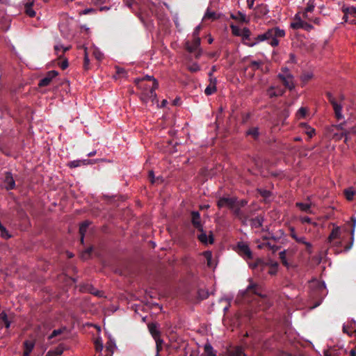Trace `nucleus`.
I'll list each match as a JSON object with an SVG mask.
<instances>
[{"mask_svg": "<svg viewBox=\"0 0 356 356\" xmlns=\"http://www.w3.org/2000/svg\"><path fill=\"white\" fill-rule=\"evenodd\" d=\"M238 253L243 257L245 259H252V252L250 250L248 245L243 242H238L237 244Z\"/></svg>", "mask_w": 356, "mask_h": 356, "instance_id": "6", "label": "nucleus"}, {"mask_svg": "<svg viewBox=\"0 0 356 356\" xmlns=\"http://www.w3.org/2000/svg\"><path fill=\"white\" fill-rule=\"evenodd\" d=\"M329 244L330 245V246H332L333 248H338L341 246L342 242H341V241L337 239V240H334L333 243H329Z\"/></svg>", "mask_w": 356, "mask_h": 356, "instance_id": "59", "label": "nucleus"}, {"mask_svg": "<svg viewBox=\"0 0 356 356\" xmlns=\"http://www.w3.org/2000/svg\"><path fill=\"white\" fill-rule=\"evenodd\" d=\"M262 292L263 289L260 285L251 282L248 286L246 290L238 294L237 299H240L241 301L250 303L252 301L257 300V298H264V296H263Z\"/></svg>", "mask_w": 356, "mask_h": 356, "instance_id": "1", "label": "nucleus"}, {"mask_svg": "<svg viewBox=\"0 0 356 356\" xmlns=\"http://www.w3.org/2000/svg\"><path fill=\"white\" fill-rule=\"evenodd\" d=\"M149 97H150V101L152 102V104L154 103H157L158 102V99H157V95H156V91H152V90H149Z\"/></svg>", "mask_w": 356, "mask_h": 356, "instance_id": "54", "label": "nucleus"}, {"mask_svg": "<svg viewBox=\"0 0 356 356\" xmlns=\"http://www.w3.org/2000/svg\"><path fill=\"white\" fill-rule=\"evenodd\" d=\"M52 351H53L54 356H60L63 353V350L60 348H57L54 350H52Z\"/></svg>", "mask_w": 356, "mask_h": 356, "instance_id": "64", "label": "nucleus"}, {"mask_svg": "<svg viewBox=\"0 0 356 356\" xmlns=\"http://www.w3.org/2000/svg\"><path fill=\"white\" fill-rule=\"evenodd\" d=\"M277 77L286 88L290 90L294 88L295 86L293 82V77L290 73L287 72L286 74H279Z\"/></svg>", "mask_w": 356, "mask_h": 356, "instance_id": "7", "label": "nucleus"}, {"mask_svg": "<svg viewBox=\"0 0 356 356\" xmlns=\"http://www.w3.org/2000/svg\"><path fill=\"white\" fill-rule=\"evenodd\" d=\"M314 0H309L305 10L312 13L314 10Z\"/></svg>", "mask_w": 356, "mask_h": 356, "instance_id": "50", "label": "nucleus"}, {"mask_svg": "<svg viewBox=\"0 0 356 356\" xmlns=\"http://www.w3.org/2000/svg\"><path fill=\"white\" fill-rule=\"evenodd\" d=\"M327 98L329 101V102L332 104L335 117L337 120H341L343 118V115H342V106L339 104H338L335 99V98L333 97L332 93L327 92L326 93Z\"/></svg>", "mask_w": 356, "mask_h": 356, "instance_id": "5", "label": "nucleus"}, {"mask_svg": "<svg viewBox=\"0 0 356 356\" xmlns=\"http://www.w3.org/2000/svg\"><path fill=\"white\" fill-rule=\"evenodd\" d=\"M0 232H1V235L2 237L6 238L11 237V236L8 234L6 227L1 222H0Z\"/></svg>", "mask_w": 356, "mask_h": 356, "instance_id": "44", "label": "nucleus"}, {"mask_svg": "<svg viewBox=\"0 0 356 356\" xmlns=\"http://www.w3.org/2000/svg\"><path fill=\"white\" fill-rule=\"evenodd\" d=\"M342 12L344 13V18H348V15L356 17V8L354 6L343 7Z\"/></svg>", "mask_w": 356, "mask_h": 356, "instance_id": "24", "label": "nucleus"}, {"mask_svg": "<svg viewBox=\"0 0 356 356\" xmlns=\"http://www.w3.org/2000/svg\"><path fill=\"white\" fill-rule=\"evenodd\" d=\"M200 38H193L192 41L186 40L184 43L185 49L190 54H193L196 59L200 58L202 54V49L200 47Z\"/></svg>", "mask_w": 356, "mask_h": 356, "instance_id": "3", "label": "nucleus"}, {"mask_svg": "<svg viewBox=\"0 0 356 356\" xmlns=\"http://www.w3.org/2000/svg\"><path fill=\"white\" fill-rule=\"evenodd\" d=\"M90 225V222L88 221H84L83 222L79 227V233L81 234V243H83V237L84 234L87 231V229Z\"/></svg>", "mask_w": 356, "mask_h": 356, "instance_id": "28", "label": "nucleus"}, {"mask_svg": "<svg viewBox=\"0 0 356 356\" xmlns=\"http://www.w3.org/2000/svg\"><path fill=\"white\" fill-rule=\"evenodd\" d=\"M344 194L346 199L350 201L353 199V196L355 194V192L352 188H348L344 190Z\"/></svg>", "mask_w": 356, "mask_h": 356, "instance_id": "36", "label": "nucleus"}, {"mask_svg": "<svg viewBox=\"0 0 356 356\" xmlns=\"http://www.w3.org/2000/svg\"><path fill=\"white\" fill-rule=\"evenodd\" d=\"M3 186L7 191H10L15 188V181L10 172H5V177L3 179Z\"/></svg>", "mask_w": 356, "mask_h": 356, "instance_id": "9", "label": "nucleus"}, {"mask_svg": "<svg viewBox=\"0 0 356 356\" xmlns=\"http://www.w3.org/2000/svg\"><path fill=\"white\" fill-rule=\"evenodd\" d=\"M68 49H69V47H64L60 44H57L54 47V50H55L56 54L59 57H60V56H59V51H62V52L64 53V52L67 51Z\"/></svg>", "mask_w": 356, "mask_h": 356, "instance_id": "46", "label": "nucleus"}, {"mask_svg": "<svg viewBox=\"0 0 356 356\" xmlns=\"http://www.w3.org/2000/svg\"><path fill=\"white\" fill-rule=\"evenodd\" d=\"M260 195L265 198H268L270 196L271 193L269 191L261 190L260 191Z\"/></svg>", "mask_w": 356, "mask_h": 356, "instance_id": "62", "label": "nucleus"}, {"mask_svg": "<svg viewBox=\"0 0 356 356\" xmlns=\"http://www.w3.org/2000/svg\"><path fill=\"white\" fill-rule=\"evenodd\" d=\"M93 250V248L92 247H89L86 250H84L82 253H81V259H88L90 257V254L92 253Z\"/></svg>", "mask_w": 356, "mask_h": 356, "instance_id": "41", "label": "nucleus"}, {"mask_svg": "<svg viewBox=\"0 0 356 356\" xmlns=\"http://www.w3.org/2000/svg\"><path fill=\"white\" fill-rule=\"evenodd\" d=\"M89 163H93L92 161V160H89V159L75 160V161H72L69 162L67 165L70 168H76V167L80 166L81 164L87 165V164H89Z\"/></svg>", "mask_w": 356, "mask_h": 356, "instance_id": "20", "label": "nucleus"}, {"mask_svg": "<svg viewBox=\"0 0 356 356\" xmlns=\"http://www.w3.org/2000/svg\"><path fill=\"white\" fill-rule=\"evenodd\" d=\"M302 29L305 31H309L310 30H312L313 29V26L312 24H309L308 22L303 21Z\"/></svg>", "mask_w": 356, "mask_h": 356, "instance_id": "60", "label": "nucleus"}, {"mask_svg": "<svg viewBox=\"0 0 356 356\" xmlns=\"http://www.w3.org/2000/svg\"><path fill=\"white\" fill-rule=\"evenodd\" d=\"M188 69L191 72H196L200 70V67L197 63H193L192 65L188 67Z\"/></svg>", "mask_w": 356, "mask_h": 356, "instance_id": "51", "label": "nucleus"}, {"mask_svg": "<svg viewBox=\"0 0 356 356\" xmlns=\"http://www.w3.org/2000/svg\"><path fill=\"white\" fill-rule=\"evenodd\" d=\"M307 110L306 108L301 107L298 109V111L296 113V117L298 119H302L305 118L307 115Z\"/></svg>", "mask_w": 356, "mask_h": 356, "instance_id": "37", "label": "nucleus"}, {"mask_svg": "<svg viewBox=\"0 0 356 356\" xmlns=\"http://www.w3.org/2000/svg\"><path fill=\"white\" fill-rule=\"evenodd\" d=\"M235 203L236 198L222 197L218 200L217 206L218 207V208L227 207L231 209V208L234 207Z\"/></svg>", "mask_w": 356, "mask_h": 356, "instance_id": "12", "label": "nucleus"}, {"mask_svg": "<svg viewBox=\"0 0 356 356\" xmlns=\"http://www.w3.org/2000/svg\"><path fill=\"white\" fill-rule=\"evenodd\" d=\"M243 225H246L247 222L249 220L248 216L245 213H243L239 218H238Z\"/></svg>", "mask_w": 356, "mask_h": 356, "instance_id": "56", "label": "nucleus"}, {"mask_svg": "<svg viewBox=\"0 0 356 356\" xmlns=\"http://www.w3.org/2000/svg\"><path fill=\"white\" fill-rule=\"evenodd\" d=\"M227 356H247L241 346H234L226 351Z\"/></svg>", "mask_w": 356, "mask_h": 356, "instance_id": "15", "label": "nucleus"}, {"mask_svg": "<svg viewBox=\"0 0 356 356\" xmlns=\"http://www.w3.org/2000/svg\"><path fill=\"white\" fill-rule=\"evenodd\" d=\"M191 223L198 231H202L203 225L201 222L200 213L197 211H193L191 213Z\"/></svg>", "mask_w": 356, "mask_h": 356, "instance_id": "11", "label": "nucleus"}, {"mask_svg": "<svg viewBox=\"0 0 356 356\" xmlns=\"http://www.w3.org/2000/svg\"><path fill=\"white\" fill-rule=\"evenodd\" d=\"M204 19H210L214 20V19H217V17H216V13L214 12H210V11L207 10L204 16Z\"/></svg>", "mask_w": 356, "mask_h": 356, "instance_id": "48", "label": "nucleus"}, {"mask_svg": "<svg viewBox=\"0 0 356 356\" xmlns=\"http://www.w3.org/2000/svg\"><path fill=\"white\" fill-rule=\"evenodd\" d=\"M263 62L262 61H257V60H252L250 62L249 65V67H251L252 71H256L257 70L259 69V67L262 65Z\"/></svg>", "mask_w": 356, "mask_h": 356, "instance_id": "38", "label": "nucleus"}, {"mask_svg": "<svg viewBox=\"0 0 356 356\" xmlns=\"http://www.w3.org/2000/svg\"><path fill=\"white\" fill-rule=\"evenodd\" d=\"M231 17L241 22H248L246 15L241 12H238L236 15H231Z\"/></svg>", "mask_w": 356, "mask_h": 356, "instance_id": "31", "label": "nucleus"}, {"mask_svg": "<svg viewBox=\"0 0 356 356\" xmlns=\"http://www.w3.org/2000/svg\"><path fill=\"white\" fill-rule=\"evenodd\" d=\"M296 207H298L301 211H305L307 213H311L310 211V204L302 202H297Z\"/></svg>", "mask_w": 356, "mask_h": 356, "instance_id": "35", "label": "nucleus"}, {"mask_svg": "<svg viewBox=\"0 0 356 356\" xmlns=\"http://www.w3.org/2000/svg\"><path fill=\"white\" fill-rule=\"evenodd\" d=\"M154 79V76L146 75L142 78L136 79L134 80V83L138 88H142V82H143L144 81H153Z\"/></svg>", "mask_w": 356, "mask_h": 356, "instance_id": "27", "label": "nucleus"}, {"mask_svg": "<svg viewBox=\"0 0 356 356\" xmlns=\"http://www.w3.org/2000/svg\"><path fill=\"white\" fill-rule=\"evenodd\" d=\"M324 356H338V353L335 349L327 350L324 352Z\"/></svg>", "mask_w": 356, "mask_h": 356, "instance_id": "52", "label": "nucleus"}, {"mask_svg": "<svg viewBox=\"0 0 356 356\" xmlns=\"http://www.w3.org/2000/svg\"><path fill=\"white\" fill-rule=\"evenodd\" d=\"M149 90L141 92V93L140 95V99L143 103L147 104L150 101V97H149Z\"/></svg>", "mask_w": 356, "mask_h": 356, "instance_id": "34", "label": "nucleus"}, {"mask_svg": "<svg viewBox=\"0 0 356 356\" xmlns=\"http://www.w3.org/2000/svg\"><path fill=\"white\" fill-rule=\"evenodd\" d=\"M266 40L272 47H277L279 44L277 38H283L285 35V31L278 27H274L266 31Z\"/></svg>", "mask_w": 356, "mask_h": 356, "instance_id": "4", "label": "nucleus"}, {"mask_svg": "<svg viewBox=\"0 0 356 356\" xmlns=\"http://www.w3.org/2000/svg\"><path fill=\"white\" fill-rule=\"evenodd\" d=\"M35 345L34 340H26L23 343L24 353L23 356H30L31 353L33 351Z\"/></svg>", "mask_w": 356, "mask_h": 356, "instance_id": "17", "label": "nucleus"}, {"mask_svg": "<svg viewBox=\"0 0 356 356\" xmlns=\"http://www.w3.org/2000/svg\"><path fill=\"white\" fill-rule=\"evenodd\" d=\"M311 298L316 300L314 305L312 308H316L321 305L323 299L326 296V287L324 283L315 282L311 285Z\"/></svg>", "mask_w": 356, "mask_h": 356, "instance_id": "2", "label": "nucleus"}, {"mask_svg": "<svg viewBox=\"0 0 356 356\" xmlns=\"http://www.w3.org/2000/svg\"><path fill=\"white\" fill-rule=\"evenodd\" d=\"M58 72L56 70L49 71L47 73L46 76L40 80L38 86L39 87H45V86H49L51 83L52 79L54 78H55L56 76H58Z\"/></svg>", "mask_w": 356, "mask_h": 356, "instance_id": "8", "label": "nucleus"}, {"mask_svg": "<svg viewBox=\"0 0 356 356\" xmlns=\"http://www.w3.org/2000/svg\"><path fill=\"white\" fill-rule=\"evenodd\" d=\"M305 250L309 253V254H312V243H310L309 242H306V243L305 244Z\"/></svg>", "mask_w": 356, "mask_h": 356, "instance_id": "63", "label": "nucleus"}, {"mask_svg": "<svg viewBox=\"0 0 356 356\" xmlns=\"http://www.w3.org/2000/svg\"><path fill=\"white\" fill-rule=\"evenodd\" d=\"M280 259L282 263V264L285 266H288L289 264L287 262L286 258V251H282L279 253Z\"/></svg>", "mask_w": 356, "mask_h": 356, "instance_id": "45", "label": "nucleus"}, {"mask_svg": "<svg viewBox=\"0 0 356 356\" xmlns=\"http://www.w3.org/2000/svg\"><path fill=\"white\" fill-rule=\"evenodd\" d=\"M148 329H149V331L150 332V334H152V337L154 339V338H158V337H160L161 336V332L160 331L157 329V326L156 324L154 323H150L148 325Z\"/></svg>", "mask_w": 356, "mask_h": 356, "instance_id": "25", "label": "nucleus"}, {"mask_svg": "<svg viewBox=\"0 0 356 356\" xmlns=\"http://www.w3.org/2000/svg\"><path fill=\"white\" fill-rule=\"evenodd\" d=\"M350 133V131H344L342 133H341L340 134H335L334 135L333 138L335 140H341L344 136H346V135L349 134Z\"/></svg>", "mask_w": 356, "mask_h": 356, "instance_id": "55", "label": "nucleus"}, {"mask_svg": "<svg viewBox=\"0 0 356 356\" xmlns=\"http://www.w3.org/2000/svg\"><path fill=\"white\" fill-rule=\"evenodd\" d=\"M63 332V329H57V330H54L51 334L49 336L48 339H52L53 338L61 334Z\"/></svg>", "mask_w": 356, "mask_h": 356, "instance_id": "49", "label": "nucleus"}, {"mask_svg": "<svg viewBox=\"0 0 356 356\" xmlns=\"http://www.w3.org/2000/svg\"><path fill=\"white\" fill-rule=\"evenodd\" d=\"M278 264L277 262H275L271 265L270 270H268V273L270 275H275L277 273Z\"/></svg>", "mask_w": 356, "mask_h": 356, "instance_id": "57", "label": "nucleus"}, {"mask_svg": "<svg viewBox=\"0 0 356 356\" xmlns=\"http://www.w3.org/2000/svg\"><path fill=\"white\" fill-rule=\"evenodd\" d=\"M265 40H266V35H265V33H263V34L258 35L255 38V41L254 42H250V43H245V44H247L249 47H253L254 45H255L258 42H262V41H265Z\"/></svg>", "mask_w": 356, "mask_h": 356, "instance_id": "32", "label": "nucleus"}, {"mask_svg": "<svg viewBox=\"0 0 356 356\" xmlns=\"http://www.w3.org/2000/svg\"><path fill=\"white\" fill-rule=\"evenodd\" d=\"M33 0H29V1L25 4V13L26 14L31 17H33L35 15V12L33 9Z\"/></svg>", "mask_w": 356, "mask_h": 356, "instance_id": "23", "label": "nucleus"}, {"mask_svg": "<svg viewBox=\"0 0 356 356\" xmlns=\"http://www.w3.org/2000/svg\"><path fill=\"white\" fill-rule=\"evenodd\" d=\"M200 234L197 236L198 240L204 244H207L208 243L210 244H213L214 242V238L212 232H210V234L209 236V238L206 234L205 232L202 229V231H200Z\"/></svg>", "mask_w": 356, "mask_h": 356, "instance_id": "14", "label": "nucleus"}, {"mask_svg": "<svg viewBox=\"0 0 356 356\" xmlns=\"http://www.w3.org/2000/svg\"><path fill=\"white\" fill-rule=\"evenodd\" d=\"M266 92H267V95L270 98H273V97H277L282 96L285 92V90L280 86H277V87L270 86L267 90Z\"/></svg>", "mask_w": 356, "mask_h": 356, "instance_id": "13", "label": "nucleus"}, {"mask_svg": "<svg viewBox=\"0 0 356 356\" xmlns=\"http://www.w3.org/2000/svg\"><path fill=\"white\" fill-rule=\"evenodd\" d=\"M356 325L355 322L352 323L350 325H344L343 326V332L350 337H354V329H355Z\"/></svg>", "mask_w": 356, "mask_h": 356, "instance_id": "26", "label": "nucleus"}, {"mask_svg": "<svg viewBox=\"0 0 356 356\" xmlns=\"http://www.w3.org/2000/svg\"><path fill=\"white\" fill-rule=\"evenodd\" d=\"M266 266L267 264L259 258L257 259L256 261L252 263H249V266L253 270L259 269L260 270H263Z\"/></svg>", "mask_w": 356, "mask_h": 356, "instance_id": "19", "label": "nucleus"}, {"mask_svg": "<svg viewBox=\"0 0 356 356\" xmlns=\"http://www.w3.org/2000/svg\"><path fill=\"white\" fill-rule=\"evenodd\" d=\"M313 77V74L311 73V72H304L302 75H301V81L302 82H303L304 83L308 82L309 80H311Z\"/></svg>", "mask_w": 356, "mask_h": 356, "instance_id": "39", "label": "nucleus"}, {"mask_svg": "<svg viewBox=\"0 0 356 356\" xmlns=\"http://www.w3.org/2000/svg\"><path fill=\"white\" fill-rule=\"evenodd\" d=\"M297 243H302V244H305L307 241H306V238L304 236H297L296 238L294 239Z\"/></svg>", "mask_w": 356, "mask_h": 356, "instance_id": "61", "label": "nucleus"}, {"mask_svg": "<svg viewBox=\"0 0 356 356\" xmlns=\"http://www.w3.org/2000/svg\"><path fill=\"white\" fill-rule=\"evenodd\" d=\"M0 323H3L6 328H9L10 326V321L4 312L0 314Z\"/></svg>", "mask_w": 356, "mask_h": 356, "instance_id": "33", "label": "nucleus"}, {"mask_svg": "<svg viewBox=\"0 0 356 356\" xmlns=\"http://www.w3.org/2000/svg\"><path fill=\"white\" fill-rule=\"evenodd\" d=\"M231 209L232 210L234 215L237 218H238L239 216H241L243 213V211L241 210V208H240V207H236V204H234V207L231 208Z\"/></svg>", "mask_w": 356, "mask_h": 356, "instance_id": "43", "label": "nucleus"}, {"mask_svg": "<svg viewBox=\"0 0 356 356\" xmlns=\"http://www.w3.org/2000/svg\"><path fill=\"white\" fill-rule=\"evenodd\" d=\"M95 350L97 352H101L103 349V344L101 340L97 339L95 341Z\"/></svg>", "mask_w": 356, "mask_h": 356, "instance_id": "53", "label": "nucleus"}, {"mask_svg": "<svg viewBox=\"0 0 356 356\" xmlns=\"http://www.w3.org/2000/svg\"><path fill=\"white\" fill-rule=\"evenodd\" d=\"M269 13V9L267 5L260 4L255 8V15L257 17L261 18L267 15Z\"/></svg>", "mask_w": 356, "mask_h": 356, "instance_id": "16", "label": "nucleus"}, {"mask_svg": "<svg viewBox=\"0 0 356 356\" xmlns=\"http://www.w3.org/2000/svg\"><path fill=\"white\" fill-rule=\"evenodd\" d=\"M341 234V233L340 227L338 226L334 227L327 238V243H333L334 240L339 239Z\"/></svg>", "mask_w": 356, "mask_h": 356, "instance_id": "18", "label": "nucleus"}, {"mask_svg": "<svg viewBox=\"0 0 356 356\" xmlns=\"http://www.w3.org/2000/svg\"><path fill=\"white\" fill-rule=\"evenodd\" d=\"M246 135L251 136L254 140H257L259 136V129L251 127L246 131Z\"/></svg>", "mask_w": 356, "mask_h": 356, "instance_id": "29", "label": "nucleus"}, {"mask_svg": "<svg viewBox=\"0 0 356 356\" xmlns=\"http://www.w3.org/2000/svg\"><path fill=\"white\" fill-rule=\"evenodd\" d=\"M296 22L291 23V27L293 29H300L302 28L303 20L298 16V15H296L295 16Z\"/></svg>", "mask_w": 356, "mask_h": 356, "instance_id": "30", "label": "nucleus"}, {"mask_svg": "<svg viewBox=\"0 0 356 356\" xmlns=\"http://www.w3.org/2000/svg\"><path fill=\"white\" fill-rule=\"evenodd\" d=\"M204 351L207 354V356H217L215 353H213V347L207 343L204 346Z\"/></svg>", "mask_w": 356, "mask_h": 356, "instance_id": "40", "label": "nucleus"}, {"mask_svg": "<svg viewBox=\"0 0 356 356\" xmlns=\"http://www.w3.org/2000/svg\"><path fill=\"white\" fill-rule=\"evenodd\" d=\"M209 77V86L205 88L204 93L206 95H211L216 92V84H217V79L216 77L212 76V73L209 72L208 74Z\"/></svg>", "mask_w": 356, "mask_h": 356, "instance_id": "10", "label": "nucleus"}, {"mask_svg": "<svg viewBox=\"0 0 356 356\" xmlns=\"http://www.w3.org/2000/svg\"><path fill=\"white\" fill-rule=\"evenodd\" d=\"M351 220L353 222V227L351 229V238H350L351 241L349 244L346 245L344 247V251H346V252H347L351 249L353 244V241H354V232H355V228L356 226V218L352 217Z\"/></svg>", "mask_w": 356, "mask_h": 356, "instance_id": "22", "label": "nucleus"}, {"mask_svg": "<svg viewBox=\"0 0 356 356\" xmlns=\"http://www.w3.org/2000/svg\"><path fill=\"white\" fill-rule=\"evenodd\" d=\"M204 254L207 259V265L209 266H210L211 265V257H212L211 252H209V251L204 252Z\"/></svg>", "mask_w": 356, "mask_h": 356, "instance_id": "58", "label": "nucleus"}, {"mask_svg": "<svg viewBox=\"0 0 356 356\" xmlns=\"http://www.w3.org/2000/svg\"><path fill=\"white\" fill-rule=\"evenodd\" d=\"M250 35H251V32L249 30V29L248 28H244L242 31H241V34L240 36H242L243 38V40H250Z\"/></svg>", "mask_w": 356, "mask_h": 356, "instance_id": "42", "label": "nucleus"}, {"mask_svg": "<svg viewBox=\"0 0 356 356\" xmlns=\"http://www.w3.org/2000/svg\"><path fill=\"white\" fill-rule=\"evenodd\" d=\"M230 28L232 29V34L236 36H240L241 34L242 30H241L238 26L234 25H231Z\"/></svg>", "mask_w": 356, "mask_h": 356, "instance_id": "47", "label": "nucleus"}, {"mask_svg": "<svg viewBox=\"0 0 356 356\" xmlns=\"http://www.w3.org/2000/svg\"><path fill=\"white\" fill-rule=\"evenodd\" d=\"M250 225L252 227L260 228L262 226L264 222V217L258 216L254 218L250 219Z\"/></svg>", "mask_w": 356, "mask_h": 356, "instance_id": "21", "label": "nucleus"}]
</instances>
